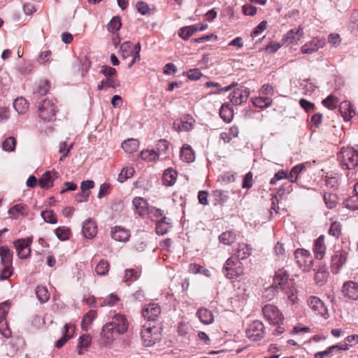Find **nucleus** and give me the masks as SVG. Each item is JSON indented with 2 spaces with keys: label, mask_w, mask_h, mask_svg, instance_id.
<instances>
[{
  "label": "nucleus",
  "mask_w": 358,
  "mask_h": 358,
  "mask_svg": "<svg viewBox=\"0 0 358 358\" xmlns=\"http://www.w3.org/2000/svg\"><path fill=\"white\" fill-rule=\"evenodd\" d=\"M41 215L43 220L47 223L55 224L57 222V216L52 210H43Z\"/></svg>",
  "instance_id": "8fccbe9b"
},
{
  "label": "nucleus",
  "mask_w": 358,
  "mask_h": 358,
  "mask_svg": "<svg viewBox=\"0 0 358 358\" xmlns=\"http://www.w3.org/2000/svg\"><path fill=\"white\" fill-rule=\"evenodd\" d=\"M267 27V21L263 20L261 22L257 27H256L252 31L251 36L252 37H257L262 34V33L266 29Z\"/></svg>",
  "instance_id": "774afa93"
},
{
  "label": "nucleus",
  "mask_w": 358,
  "mask_h": 358,
  "mask_svg": "<svg viewBox=\"0 0 358 358\" xmlns=\"http://www.w3.org/2000/svg\"><path fill=\"white\" fill-rule=\"evenodd\" d=\"M122 23L119 17H113L108 24V30L111 33H115L121 28Z\"/></svg>",
  "instance_id": "5fc2aeb1"
},
{
  "label": "nucleus",
  "mask_w": 358,
  "mask_h": 358,
  "mask_svg": "<svg viewBox=\"0 0 358 358\" xmlns=\"http://www.w3.org/2000/svg\"><path fill=\"white\" fill-rule=\"evenodd\" d=\"M97 233V227L95 222L89 218L86 220L83 225V234L87 238H92Z\"/></svg>",
  "instance_id": "5701e85b"
},
{
  "label": "nucleus",
  "mask_w": 358,
  "mask_h": 358,
  "mask_svg": "<svg viewBox=\"0 0 358 358\" xmlns=\"http://www.w3.org/2000/svg\"><path fill=\"white\" fill-rule=\"evenodd\" d=\"M338 158L341 165L348 169H353L358 165V152L352 148H343Z\"/></svg>",
  "instance_id": "39448f33"
},
{
  "label": "nucleus",
  "mask_w": 358,
  "mask_h": 358,
  "mask_svg": "<svg viewBox=\"0 0 358 358\" xmlns=\"http://www.w3.org/2000/svg\"><path fill=\"white\" fill-rule=\"evenodd\" d=\"M220 115L221 118L227 122L231 121L234 115V111L229 103H224L220 109Z\"/></svg>",
  "instance_id": "2f4dec72"
},
{
  "label": "nucleus",
  "mask_w": 358,
  "mask_h": 358,
  "mask_svg": "<svg viewBox=\"0 0 358 358\" xmlns=\"http://www.w3.org/2000/svg\"><path fill=\"white\" fill-rule=\"evenodd\" d=\"M296 289L292 283L289 281V274L284 268L278 269L273 279V284L270 285V301L274 298L285 299L294 304L298 301L296 294Z\"/></svg>",
  "instance_id": "f257e3e1"
},
{
  "label": "nucleus",
  "mask_w": 358,
  "mask_h": 358,
  "mask_svg": "<svg viewBox=\"0 0 358 358\" xmlns=\"http://www.w3.org/2000/svg\"><path fill=\"white\" fill-rule=\"evenodd\" d=\"M264 328L262 322L256 320L247 329L246 335L252 341H258L264 336Z\"/></svg>",
  "instance_id": "f8f14e48"
},
{
  "label": "nucleus",
  "mask_w": 358,
  "mask_h": 358,
  "mask_svg": "<svg viewBox=\"0 0 358 358\" xmlns=\"http://www.w3.org/2000/svg\"><path fill=\"white\" fill-rule=\"evenodd\" d=\"M36 294L38 299L43 303L47 302L50 299V294L45 286L38 285L36 288Z\"/></svg>",
  "instance_id": "79ce46f5"
},
{
  "label": "nucleus",
  "mask_w": 358,
  "mask_h": 358,
  "mask_svg": "<svg viewBox=\"0 0 358 358\" xmlns=\"http://www.w3.org/2000/svg\"><path fill=\"white\" fill-rule=\"evenodd\" d=\"M270 331L274 336H280L285 331L284 315L276 306H270Z\"/></svg>",
  "instance_id": "7ed1b4c3"
},
{
  "label": "nucleus",
  "mask_w": 358,
  "mask_h": 358,
  "mask_svg": "<svg viewBox=\"0 0 358 358\" xmlns=\"http://www.w3.org/2000/svg\"><path fill=\"white\" fill-rule=\"evenodd\" d=\"M56 113L55 103L52 100L45 99L38 105L39 117L46 122L52 121Z\"/></svg>",
  "instance_id": "423d86ee"
},
{
  "label": "nucleus",
  "mask_w": 358,
  "mask_h": 358,
  "mask_svg": "<svg viewBox=\"0 0 358 358\" xmlns=\"http://www.w3.org/2000/svg\"><path fill=\"white\" fill-rule=\"evenodd\" d=\"M273 254L278 257H279L281 259H285V250L284 248V245L278 242L274 248H273Z\"/></svg>",
  "instance_id": "69168bd1"
},
{
  "label": "nucleus",
  "mask_w": 358,
  "mask_h": 358,
  "mask_svg": "<svg viewBox=\"0 0 358 358\" xmlns=\"http://www.w3.org/2000/svg\"><path fill=\"white\" fill-rule=\"evenodd\" d=\"M199 31V26L190 25L179 29L178 35L184 40H188L195 32Z\"/></svg>",
  "instance_id": "473e14b6"
},
{
  "label": "nucleus",
  "mask_w": 358,
  "mask_h": 358,
  "mask_svg": "<svg viewBox=\"0 0 358 358\" xmlns=\"http://www.w3.org/2000/svg\"><path fill=\"white\" fill-rule=\"evenodd\" d=\"M343 295L351 300H358V284L354 281L345 282L342 287Z\"/></svg>",
  "instance_id": "a211bd4d"
},
{
  "label": "nucleus",
  "mask_w": 358,
  "mask_h": 358,
  "mask_svg": "<svg viewBox=\"0 0 358 358\" xmlns=\"http://www.w3.org/2000/svg\"><path fill=\"white\" fill-rule=\"evenodd\" d=\"M177 173L173 169H166L162 177L163 182L166 186L173 185L176 180Z\"/></svg>",
  "instance_id": "72a5a7b5"
},
{
  "label": "nucleus",
  "mask_w": 358,
  "mask_h": 358,
  "mask_svg": "<svg viewBox=\"0 0 358 358\" xmlns=\"http://www.w3.org/2000/svg\"><path fill=\"white\" fill-rule=\"evenodd\" d=\"M148 217L151 219L153 221H155L157 222V219L159 217H162L163 213L162 210L159 208H156L155 207L150 206L148 213L146 214Z\"/></svg>",
  "instance_id": "4d7b16f0"
},
{
  "label": "nucleus",
  "mask_w": 358,
  "mask_h": 358,
  "mask_svg": "<svg viewBox=\"0 0 358 358\" xmlns=\"http://www.w3.org/2000/svg\"><path fill=\"white\" fill-rule=\"evenodd\" d=\"M0 256L2 264H10L13 252L8 246H1L0 247Z\"/></svg>",
  "instance_id": "ea45409f"
},
{
  "label": "nucleus",
  "mask_w": 358,
  "mask_h": 358,
  "mask_svg": "<svg viewBox=\"0 0 358 358\" xmlns=\"http://www.w3.org/2000/svg\"><path fill=\"white\" fill-rule=\"evenodd\" d=\"M75 332V327L71 324H66L62 329V337L56 343L57 348H62L73 335Z\"/></svg>",
  "instance_id": "4be33fe9"
},
{
  "label": "nucleus",
  "mask_w": 358,
  "mask_h": 358,
  "mask_svg": "<svg viewBox=\"0 0 358 358\" xmlns=\"http://www.w3.org/2000/svg\"><path fill=\"white\" fill-rule=\"evenodd\" d=\"M32 242L31 238L18 239L14 242L17 255L21 259L27 258L31 253L30 245Z\"/></svg>",
  "instance_id": "ddd939ff"
},
{
  "label": "nucleus",
  "mask_w": 358,
  "mask_h": 358,
  "mask_svg": "<svg viewBox=\"0 0 358 358\" xmlns=\"http://www.w3.org/2000/svg\"><path fill=\"white\" fill-rule=\"evenodd\" d=\"M224 273L229 279L236 278L244 273V268L242 262L234 257H231L227 259L224 265Z\"/></svg>",
  "instance_id": "20e7f679"
},
{
  "label": "nucleus",
  "mask_w": 358,
  "mask_h": 358,
  "mask_svg": "<svg viewBox=\"0 0 358 358\" xmlns=\"http://www.w3.org/2000/svg\"><path fill=\"white\" fill-rule=\"evenodd\" d=\"M180 157L182 161L189 163L194 160V153L192 147L185 144L180 149Z\"/></svg>",
  "instance_id": "c85d7f7f"
},
{
  "label": "nucleus",
  "mask_w": 358,
  "mask_h": 358,
  "mask_svg": "<svg viewBox=\"0 0 358 358\" xmlns=\"http://www.w3.org/2000/svg\"><path fill=\"white\" fill-rule=\"evenodd\" d=\"M134 173V169L132 167H126L123 168L118 175L117 180L120 182H124L128 178H130L133 176Z\"/></svg>",
  "instance_id": "603ef678"
},
{
  "label": "nucleus",
  "mask_w": 358,
  "mask_h": 358,
  "mask_svg": "<svg viewBox=\"0 0 358 358\" xmlns=\"http://www.w3.org/2000/svg\"><path fill=\"white\" fill-rule=\"evenodd\" d=\"M120 52L124 59L131 55L134 52L133 45L130 41H126L121 44Z\"/></svg>",
  "instance_id": "c03bdc74"
},
{
  "label": "nucleus",
  "mask_w": 358,
  "mask_h": 358,
  "mask_svg": "<svg viewBox=\"0 0 358 358\" xmlns=\"http://www.w3.org/2000/svg\"><path fill=\"white\" fill-rule=\"evenodd\" d=\"M219 240L220 243L229 245L235 241L236 234L231 231H227L220 235Z\"/></svg>",
  "instance_id": "37998d69"
},
{
  "label": "nucleus",
  "mask_w": 358,
  "mask_h": 358,
  "mask_svg": "<svg viewBox=\"0 0 358 358\" xmlns=\"http://www.w3.org/2000/svg\"><path fill=\"white\" fill-rule=\"evenodd\" d=\"M300 87L304 94L310 95L315 91L317 87L310 79H303L300 82Z\"/></svg>",
  "instance_id": "e433bc0d"
},
{
  "label": "nucleus",
  "mask_w": 358,
  "mask_h": 358,
  "mask_svg": "<svg viewBox=\"0 0 358 358\" xmlns=\"http://www.w3.org/2000/svg\"><path fill=\"white\" fill-rule=\"evenodd\" d=\"M101 73L103 74L106 78H115V77L117 76V71L115 69L107 65H103L101 66Z\"/></svg>",
  "instance_id": "0e129e2a"
},
{
  "label": "nucleus",
  "mask_w": 358,
  "mask_h": 358,
  "mask_svg": "<svg viewBox=\"0 0 358 358\" xmlns=\"http://www.w3.org/2000/svg\"><path fill=\"white\" fill-rule=\"evenodd\" d=\"M16 140L13 137H8L3 143V149L7 152L13 151L15 148Z\"/></svg>",
  "instance_id": "052dcab7"
},
{
  "label": "nucleus",
  "mask_w": 358,
  "mask_h": 358,
  "mask_svg": "<svg viewBox=\"0 0 358 358\" xmlns=\"http://www.w3.org/2000/svg\"><path fill=\"white\" fill-rule=\"evenodd\" d=\"M236 84L235 83H233L230 85H228L225 87H220V83H215V82H211V81H208V82H206L205 83V87H215L217 89V91H215V92H210V94H216V93H220L221 92H228L233 87H234Z\"/></svg>",
  "instance_id": "3c124183"
},
{
  "label": "nucleus",
  "mask_w": 358,
  "mask_h": 358,
  "mask_svg": "<svg viewBox=\"0 0 358 358\" xmlns=\"http://www.w3.org/2000/svg\"><path fill=\"white\" fill-rule=\"evenodd\" d=\"M305 170V165L299 164L294 166L288 174V179L291 182H296L298 180L299 174Z\"/></svg>",
  "instance_id": "58836bf2"
},
{
  "label": "nucleus",
  "mask_w": 358,
  "mask_h": 358,
  "mask_svg": "<svg viewBox=\"0 0 358 358\" xmlns=\"http://www.w3.org/2000/svg\"><path fill=\"white\" fill-rule=\"evenodd\" d=\"M141 157L143 160L155 162L159 158V154L154 150H145L141 152Z\"/></svg>",
  "instance_id": "de8ad7c7"
},
{
  "label": "nucleus",
  "mask_w": 358,
  "mask_h": 358,
  "mask_svg": "<svg viewBox=\"0 0 358 358\" xmlns=\"http://www.w3.org/2000/svg\"><path fill=\"white\" fill-rule=\"evenodd\" d=\"M160 313L161 308L155 303H149L142 310L143 317L149 321H155Z\"/></svg>",
  "instance_id": "dca6fc26"
},
{
  "label": "nucleus",
  "mask_w": 358,
  "mask_h": 358,
  "mask_svg": "<svg viewBox=\"0 0 358 358\" xmlns=\"http://www.w3.org/2000/svg\"><path fill=\"white\" fill-rule=\"evenodd\" d=\"M341 232V226L340 223L334 222L331 224V227L329 229V233L330 235L338 238Z\"/></svg>",
  "instance_id": "338daca9"
},
{
  "label": "nucleus",
  "mask_w": 358,
  "mask_h": 358,
  "mask_svg": "<svg viewBox=\"0 0 358 358\" xmlns=\"http://www.w3.org/2000/svg\"><path fill=\"white\" fill-rule=\"evenodd\" d=\"M285 193V189L281 187L278 189L277 194L273 195L271 198V208L274 210V212L278 214L279 212V206H278L279 200L282 199L283 194Z\"/></svg>",
  "instance_id": "49530a36"
},
{
  "label": "nucleus",
  "mask_w": 358,
  "mask_h": 358,
  "mask_svg": "<svg viewBox=\"0 0 358 358\" xmlns=\"http://www.w3.org/2000/svg\"><path fill=\"white\" fill-rule=\"evenodd\" d=\"M139 142L135 138H129L122 143V148L127 153H133L138 149Z\"/></svg>",
  "instance_id": "7c9ffc66"
},
{
  "label": "nucleus",
  "mask_w": 358,
  "mask_h": 358,
  "mask_svg": "<svg viewBox=\"0 0 358 358\" xmlns=\"http://www.w3.org/2000/svg\"><path fill=\"white\" fill-rule=\"evenodd\" d=\"M140 274V271L136 269H126L124 271L123 281L126 282L135 281L138 279Z\"/></svg>",
  "instance_id": "a18cd8bd"
},
{
  "label": "nucleus",
  "mask_w": 358,
  "mask_h": 358,
  "mask_svg": "<svg viewBox=\"0 0 358 358\" xmlns=\"http://www.w3.org/2000/svg\"><path fill=\"white\" fill-rule=\"evenodd\" d=\"M94 186V182L92 180H84L81 182L80 189L82 191V195L83 196V199H78V202H86L88 200L89 194L87 190L93 188Z\"/></svg>",
  "instance_id": "a19ab883"
},
{
  "label": "nucleus",
  "mask_w": 358,
  "mask_h": 358,
  "mask_svg": "<svg viewBox=\"0 0 358 358\" xmlns=\"http://www.w3.org/2000/svg\"><path fill=\"white\" fill-rule=\"evenodd\" d=\"M96 317V313L94 310H90L83 318L81 327L83 331H87L90 324Z\"/></svg>",
  "instance_id": "4c0bfd02"
},
{
  "label": "nucleus",
  "mask_w": 358,
  "mask_h": 358,
  "mask_svg": "<svg viewBox=\"0 0 358 358\" xmlns=\"http://www.w3.org/2000/svg\"><path fill=\"white\" fill-rule=\"evenodd\" d=\"M110 265L108 262L104 259L101 260L95 268V271L98 275H104L109 271Z\"/></svg>",
  "instance_id": "6e6d98bb"
},
{
  "label": "nucleus",
  "mask_w": 358,
  "mask_h": 358,
  "mask_svg": "<svg viewBox=\"0 0 358 358\" xmlns=\"http://www.w3.org/2000/svg\"><path fill=\"white\" fill-rule=\"evenodd\" d=\"M249 94L250 91L248 89L242 86L235 89L233 92L230 94L229 99L232 104L239 105L246 101Z\"/></svg>",
  "instance_id": "4468645a"
},
{
  "label": "nucleus",
  "mask_w": 358,
  "mask_h": 358,
  "mask_svg": "<svg viewBox=\"0 0 358 358\" xmlns=\"http://www.w3.org/2000/svg\"><path fill=\"white\" fill-rule=\"evenodd\" d=\"M13 106L19 114H24L28 110L29 104L24 98L20 97L14 101Z\"/></svg>",
  "instance_id": "f704fd0d"
},
{
  "label": "nucleus",
  "mask_w": 358,
  "mask_h": 358,
  "mask_svg": "<svg viewBox=\"0 0 358 358\" xmlns=\"http://www.w3.org/2000/svg\"><path fill=\"white\" fill-rule=\"evenodd\" d=\"M196 316L203 324H210L214 322L213 314L206 308H199L196 312Z\"/></svg>",
  "instance_id": "cd10ccee"
},
{
  "label": "nucleus",
  "mask_w": 358,
  "mask_h": 358,
  "mask_svg": "<svg viewBox=\"0 0 358 358\" xmlns=\"http://www.w3.org/2000/svg\"><path fill=\"white\" fill-rule=\"evenodd\" d=\"M325 236H320L314 242L313 252L315 257L317 259L324 258L326 253V245L324 244Z\"/></svg>",
  "instance_id": "412c9836"
},
{
  "label": "nucleus",
  "mask_w": 358,
  "mask_h": 358,
  "mask_svg": "<svg viewBox=\"0 0 358 358\" xmlns=\"http://www.w3.org/2000/svg\"><path fill=\"white\" fill-rule=\"evenodd\" d=\"M128 327L129 322L124 315H115L112 320L102 327L100 334L102 343L106 345L111 344L120 335L126 333Z\"/></svg>",
  "instance_id": "f03ea898"
},
{
  "label": "nucleus",
  "mask_w": 358,
  "mask_h": 358,
  "mask_svg": "<svg viewBox=\"0 0 358 358\" xmlns=\"http://www.w3.org/2000/svg\"><path fill=\"white\" fill-rule=\"evenodd\" d=\"M302 36L303 29L301 27L292 29L284 36L283 41L287 44H291L300 40Z\"/></svg>",
  "instance_id": "bb28decb"
},
{
  "label": "nucleus",
  "mask_w": 358,
  "mask_h": 358,
  "mask_svg": "<svg viewBox=\"0 0 358 358\" xmlns=\"http://www.w3.org/2000/svg\"><path fill=\"white\" fill-rule=\"evenodd\" d=\"M339 110L345 121H349L355 113L351 108L350 103L348 101L342 102L340 105Z\"/></svg>",
  "instance_id": "c756f323"
},
{
  "label": "nucleus",
  "mask_w": 358,
  "mask_h": 358,
  "mask_svg": "<svg viewBox=\"0 0 358 358\" xmlns=\"http://www.w3.org/2000/svg\"><path fill=\"white\" fill-rule=\"evenodd\" d=\"M324 199L327 208L331 209L336 207L337 204V197L335 194H324Z\"/></svg>",
  "instance_id": "680f3d73"
},
{
  "label": "nucleus",
  "mask_w": 358,
  "mask_h": 358,
  "mask_svg": "<svg viewBox=\"0 0 358 358\" xmlns=\"http://www.w3.org/2000/svg\"><path fill=\"white\" fill-rule=\"evenodd\" d=\"M338 103V99L333 95H329L322 101L323 105L329 109L333 110L336 108Z\"/></svg>",
  "instance_id": "bf43d9fd"
},
{
  "label": "nucleus",
  "mask_w": 358,
  "mask_h": 358,
  "mask_svg": "<svg viewBox=\"0 0 358 358\" xmlns=\"http://www.w3.org/2000/svg\"><path fill=\"white\" fill-rule=\"evenodd\" d=\"M136 213L143 217L148 213L150 206L147 201L142 197H135L132 201Z\"/></svg>",
  "instance_id": "6ab92c4d"
},
{
  "label": "nucleus",
  "mask_w": 358,
  "mask_h": 358,
  "mask_svg": "<svg viewBox=\"0 0 358 358\" xmlns=\"http://www.w3.org/2000/svg\"><path fill=\"white\" fill-rule=\"evenodd\" d=\"M252 255V248L247 243H238L235 252L234 257L239 259H245Z\"/></svg>",
  "instance_id": "393cba45"
},
{
  "label": "nucleus",
  "mask_w": 358,
  "mask_h": 358,
  "mask_svg": "<svg viewBox=\"0 0 358 358\" xmlns=\"http://www.w3.org/2000/svg\"><path fill=\"white\" fill-rule=\"evenodd\" d=\"M141 337L145 346L150 347L160 339V334L156 327L144 326L141 330Z\"/></svg>",
  "instance_id": "1a4fd4ad"
},
{
  "label": "nucleus",
  "mask_w": 358,
  "mask_h": 358,
  "mask_svg": "<svg viewBox=\"0 0 358 358\" xmlns=\"http://www.w3.org/2000/svg\"><path fill=\"white\" fill-rule=\"evenodd\" d=\"M297 265L303 271H310L313 264V260L309 251L305 249H297L294 252Z\"/></svg>",
  "instance_id": "0eeeda50"
},
{
  "label": "nucleus",
  "mask_w": 358,
  "mask_h": 358,
  "mask_svg": "<svg viewBox=\"0 0 358 358\" xmlns=\"http://www.w3.org/2000/svg\"><path fill=\"white\" fill-rule=\"evenodd\" d=\"M307 303L310 308L316 314L321 315L324 319L329 317L327 308L320 298L311 296L308 299Z\"/></svg>",
  "instance_id": "9d476101"
},
{
  "label": "nucleus",
  "mask_w": 358,
  "mask_h": 358,
  "mask_svg": "<svg viewBox=\"0 0 358 358\" xmlns=\"http://www.w3.org/2000/svg\"><path fill=\"white\" fill-rule=\"evenodd\" d=\"M329 273L326 270H319L315 273V280L318 285H323L327 280Z\"/></svg>",
  "instance_id": "e2e57ef3"
},
{
  "label": "nucleus",
  "mask_w": 358,
  "mask_h": 358,
  "mask_svg": "<svg viewBox=\"0 0 358 358\" xmlns=\"http://www.w3.org/2000/svg\"><path fill=\"white\" fill-rule=\"evenodd\" d=\"M55 234L61 241H66L69 238L70 229L66 227H59L55 229Z\"/></svg>",
  "instance_id": "13d9d810"
},
{
  "label": "nucleus",
  "mask_w": 358,
  "mask_h": 358,
  "mask_svg": "<svg viewBox=\"0 0 358 358\" xmlns=\"http://www.w3.org/2000/svg\"><path fill=\"white\" fill-rule=\"evenodd\" d=\"M348 257V253L344 250H337L331 257V271L334 274H338L345 264Z\"/></svg>",
  "instance_id": "6e6552de"
},
{
  "label": "nucleus",
  "mask_w": 358,
  "mask_h": 358,
  "mask_svg": "<svg viewBox=\"0 0 358 358\" xmlns=\"http://www.w3.org/2000/svg\"><path fill=\"white\" fill-rule=\"evenodd\" d=\"M166 217H162L160 218L159 221H157L156 223V232L159 235H164L166 234L171 226L169 222H166Z\"/></svg>",
  "instance_id": "c9c22d12"
},
{
  "label": "nucleus",
  "mask_w": 358,
  "mask_h": 358,
  "mask_svg": "<svg viewBox=\"0 0 358 358\" xmlns=\"http://www.w3.org/2000/svg\"><path fill=\"white\" fill-rule=\"evenodd\" d=\"M345 206L352 210L358 209V194H354L348 197L344 202Z\"/></svg>",
  "instance_id": "864d4df0"
},
{
  "label": "nucleus",
  "mask_w": 358,
  "mask_h": 358,
  "mask_svg": "<svg viewBox=\"0 0 358 358\" xmlns=\"http://www.w3.org/2000/svg\"><path fill=\"white\" fill-rule=\"evenodd\" d=\"M50 87L49 81L43 80L41 81L37 87L34 89V94H37L40 96H43L48 93Z\"/></svg>",
  "instance_id": "09e8293b"
},
{
  "label": "nucleus",
  "mask_w": 358,
  "mask_h": 358,
  "mask_svg": "<svg viewBox=\"0 0 358 358\" xmlns=\"http://www.w3.org/2000/svg\"><path fill=\"white\" fill-rule=\"evenodd\" d=\"M195 120L189 115H185L173 122V128L177 131H189L193 129Z\"/></svg>",
  "instance_id": "9b49d317"
},
{
  "label": "nucleus",
  "mask_w": 358,
  "mask_h": 358,
  "mask_svg": "<svg viewBox=\"0 0 358 358\" xmlns=\"http://www.w3.org/2000/svg\"><path fill=\"white\" fill-rule=\"evenodd\" d=\"M59 177V173L55 171L45 172L40 178L39 185L43 189H49L54 185V181Z\"/></svg>",
  "instance_id": "f3484780"
},
{
  "label": "nucleus",
  "mask_w": 358,
  "mask_h": 358,
  "mask_svg": "<svg viewBox=\"0 0 358 358\" xmlns=\"http://www.w3.org/2000/svg\"><path fill=\"white\" fill-rule=\"evenodd\" d=\"M325 43L324 38H314L301 47V52L303 54H312L323 48Z\"/></svg>",
  "instance_id": "2eb2a0df"
},
{
  "label": "nucleus",
  "mask_w": 358,
  "mask_h": 358,
  "mask_svg": "<svg viewBox=\"0 0 358 358\" xmlns=\"http://www.w3.org/2000/svg\"><path fill=\"white\" fill-rule=\"evenodd\" d=\"M130 236L129 231L121 227H115L111 229V236L117 241L126 242Z\"/></svg>",
  "instance_id": "b1692460"
},
{
  "label": "nucleus",
  "mask_w": 358,
  "mask_h": 358,
  "mask_svg": "<svg viewBox=\"0 0 358 358\" xmlns=\"http://www.w3.org/2000/svg\"><path fill=\"white\" fill-rule=\"evenodd\" d=\"M8 214L13 219H17L20 216H27L28 215V206L24 203H17L8 210Z\"/></svg>",
  "instance_id": "a878e982"
},
{
  "label": "nucleus",
  "mask_w": 358,
  "mask_h": 358,
  "mask_svg": "<svg viewBox=\"0 0 358 358\" xmlns=\"http://www.w3.org/2000/svg\"><path fill=\"white\" fill-rule=\"evenodd\" d=\"M268 88V85H264L260 90L259 96L252 100L255 106L259 108H266L268 106V98L267 97L266 91Z\"/></svg>",
  "instance_id": "aec40b11"
}]
</instances>
